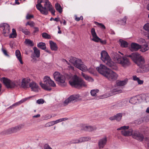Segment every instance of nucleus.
Wrapping results in <instances>:
<instances>
[{"label":"nucleus","instance_id":"nucleus-1","mask_svg":"<svg viewBox=\"0 0 149 149\" xmlns=\"http://www.w3.org/2000/svg\"><path fill=\"white\" fill-rule=\"evenodd\" d=\"M96 70L99 73L109 81H113L117 79L118 74L111 69L107 68L104 65L101 64L99 67L96 68Z\"/></svg>","mask_w":149,"mask_h":149},{"label":"nucleus","instance_id":"nucleus-2","mask_svg":"<svg viewBox=\"0 0 149 149\" xmlns=\"http://www.w3.org/2000/svg\"><path fill=\"white\" fill-rule=\"evenodd\" d=\"M127 56L130 58L140 68H142L144 72H146L149 71V65H144L145 62V59L140 54L136 52L127 55Z\"/></svg>","mask_w":149,"mask_h":149},{"label":"nucleus","instance_id":"nucleus-3","mask_svg":"<svg viewBox=\"0 0 149 149\" xmlns=\"http://www.w3.org/2000/svg\"><path fill=\"white\" fill-rule=\"evenodd\" d=\"M36 6L37 9L43 15H47L48 13L47 7L51 4L49 0H38Z\"/></svg>","mask_w":149,"mask_h":149},{"label":"nucleus","instance_id":"nucleus-4","mask_svg":"<svg viewBox=\"0 0 149 149\" xmlns=\"http://www.w3.org/2000/svg\"><path fill=\"white\" fill-rule=\"evenodd\" d=\"M69 83L72 87L78 89H80L86 86L85 82L76 75L73 76L69 81Z\"/></svg>","mask_w":149,"mask_h":149},{"label":"nucleus","instance_id":"nucleus-5","mask_svg":"<svg viewBox=\"0 0 149 149\" xmlns=\"http://www.w3.org/2000/svg\"><path fill=\"white\" fill-rule=\"evenodd\" d=\"M127 55L125 56H121L120 54L116 53H114L112 56L115 61L124 67H126L130 65V62L127 58Z\"/></svg>","mask_w":149,"mask_h":149},{"label":"nucleus","instance_id":"nucleus-6","mask_svg":"<svg viewBox=\"0 0 149 149\" xmlns=\"http://www.w3.org/2000/svg\"><path fill=\"white\" fill-rule=\"evenodd\" d=\"M43 81L44 83L41 82H40V84L41 87L43 89L47 91H51L52 88L50 86L54 87L56 86V84L54 81H52L48 76H45L43 78Z\"/></svg>","mask_w":149,"mask_h":149},{"label":"nucleus","instance_id":"nucleus-7","mask_svg":"<svg viewBox=\"0 0 149 149\" xmlns=\"http://www.w3.org/2000/svg\"><path fill=\"white\" fill-rule=\"evenodd\" d=\"M30 80H25V79H23L22 81L21 86L23 88H26L30 87L31 90L34 92H38L39 86L35 82L33 81L29 84Z\"/></svg>","mask_w":149,"mask_h":149},{"label":"nucleus","instance_id":"nucleus-8","mask_svg":"<svg viewBox=\"0 0 149 149\" xmlns=\"http://www.w3.org/2000/svg\"><path fill=\"white\" fill-rule=\"evenodd\" d=\"M53 75L55 80L59 85L62 87L66 85L67 83L65 81V79L63 75L57 72H55Z\"/></svg>","mask_w":149,"mask_h":149},{"label":"nucleus","instance_id":"nucleus-9","mask_svg":"<svg viewBox=\"0 0 149 149\" xmlns=\"http://www.w3.org/2000/svg\"><path fill=\"white\" fill-rule=\"evenodd\" d=\"M70 62L72 63L76 68L83 71H86L87 69L86 65L82 64L81 60L75 58H73L72 59L70 60Z\"/></svg>","mask_w":149,"mask_h":149},{"label":"nucleus","instance_id":"nucleus-10","mask_svg":"<svg viewBox=\"0 0 149 149\" xmlns=\"http://www.w3.org/2000/svg\"><path fill=\"white\" fill-rule=\"evenodd\" d=\"M1 80L8 88L13 89L16 87V85L13 81H11L7 78L3 77L1 79Z\"/></svg>","mask_w":149,"mask_h":149},{"label":"nucleus","instance_id":"nucleus-11","mask_svg":"<svg viewBox=\"0 0 149 149\" xmlns=\"http://www.w3.org/2000/svg\"><path fill=\"white\" fill-rule=\"evenodd\" d=\"M24 124H21L17 125L15 127L10 128L5 132V133L7 134H9L12 133H16L22 129L24 127Z\"/></svg>","mask_w":149,"mask_h":149},{"label":"nucleus","instance_id":"nucleus-12","mask_svg":"<svg viewBox=\"0 0 149 149\" xmlns=\"http://www.w3.org/2000/svg\"><path fill=\"white\" fill-rule=\"evenodd\" d=\"M132 136L133 138L140 141H142L144 138L142 133L139 131L136 130H133Z\"/></svg>","mask_w":149,"mask_h":149},{"label":"nucleus","instance_id":"nucleus-13","mask_svg":"<svg viewBox=\"0 0 149 149\" xmlns=\"http://www.w3.org/2000/svg\"><path fill=\"white\" fill-rule=\"evenodd\" d=\"M0 27L3 29V34L5 36H7L10 32V27L8 24L6 23L0 25Z\"/></svg>","mask_w":149,"mask_h":149},{"label":"nucleus","instance_id":"nucleus-14","mask_svg":"<svg viewBox=\"0 0 149 149\" xmlns=\"http://www.w3.org/2000/svg\"><path fill=\"white\" fill-rule=\"evenodd\" d=\"M79 97L80 95H71L65 101L64 104H65V105H67L69 103L72 102L74 101H76L77 99L79 98Z\"/></svg>","mask_w":149,"mask_h":149},{"label":"nucleus","instance_id":"nucleus-15","mask_svg":"<svg viewBox=\"0 0 149 149\" xmlns=\"http://www.w3.org/2000/svg\"><path fill=\"white\" fill-rule=\"evenodd\" d=\"M101 59L104 63L109 59H110V58L108 53L105 51H103L101 52Z\"/></svg>","mask_w":149,"mask_h":149},{"label":"nucleus","instance_id":"nucleus-16","mask_svg":"<svg viewBox=\"0 0 149 149\" xmlns=\"http://www.w3.org/2000/svg\"><path fill=\"white\" fill-rule=\"evenodd\" d=\"M104 63L106 64L109 67L112 69L116 70L118 69L116 65V64L112 61L111 59H109Z\"/></svg>","mask_w":149,"mask_h":149},{"label":"nucleus","instance_id":"nucleus-17","mask_svg":"<svg viewBox=\"0 0 149 149\" xmlns=\"http://www.w3.org/2000/svg\"><path fill=\"white\" fill-rule=\"evenodd\" d=\"M34 53H32L31 56V57L33 59L36 57L39 58L40 56V51L36 47H33Z\"/></svg>","mask_w":149,"mask_h":149},{"label":"nucleus","instance_id":"nucleus-18","mask_svg":"<svg viewBox=\"0 0 149 149\" xmlns=\"http://www.w3.org/2000/svg\"><path fill=\"white\" fill-rule=\"evenodd\" d=\"M107 141L106 137L100 139L98 142V146L99 148H104Z\"/></svg>","mask_w":149,"mask_h":149},{"label":"nucleus","instance_id":"nucleus-19","mask_svg":"<svg viewBox=\"0 0 149 149\" xmlns=\"http://www.w3.org/2000/svg\"><path fill=\"white\" fill-rule=\"evenodd\" d=\"M141 45L135 43H132L131 44L130 50L131 51H137L141 48Z\"/></svg>","mask_w":149,"mask_h":149},{"label":"nucleus","instance_id":"nucleus-20","mask_svg":"<svg viewBox=\"0 0 149 149\" xmlns=\"http://www.w3.org/2000/svg\"><path fill=\"white\" fill-rule=\"evenodd\" d=\"M139 97L142 101H146V102H149V93L141 94L139 95Z\"/></svg>","mask_w":149,"mask_h":149},{"label":"nucleus","instance_id":"nucleus-21","mask_svg":"<svg viewBox=\"0 0 149 149\" xmlns=\"http://www.w3.org/2000/svg\"><path fill=\"white\" fill-rule=\"evenodd\" d=\"M133 130L132 128L129 129L128 130H123L121 131L122 135L125 136H132Z\"/></svg>","mask_w":149,"mask_h":149},{"label":"nucleus","instance_id":"nucleus-22","mask_svg":"<svg viewBox=\"0 0 149 149\" xmlns=\"http://www.w3.org/2000/svg\"><path fill=\"white\" fill-rule=\"evenodd\" d=\"M91 33L93 36V38L92 39V40L94 41H97V40H100V38L97 36L95 32V29L93 28L91 29Z\"/></svg>","mask_w":149,"mask_h":149},{"label":"nucleus","instance_id":"nucleus-23","mask_svg":"<svg viewBox=\"0 0 149 149\" xmlns=\"http://www.w3.org/2000/svg\"><path fill=\"white\" fill-rule=\"evenodd\" d=\"M126 103L125 101H121L118 102L113 105L114 108L116 109H119L125 105Z\"/></svg>","mask_w":149,"mask_h":149},{"label":"nucleus","instance_id":"nucleus-24","mask_svg":"<svg viewBox=\"0 0 149 149\" xmlns=\"http://www.w3.org/2000/svg\"><path fill=\"white\" fill-rule=\"evenodd\" d=\"M139 96H138L136 97L135 96L132 97L130 100V102L132 104H135L136 103L139 102V99L137 98H139Z\"/></svg>","mask_w":149,"mask_h":149},{"label":"nucleus","instance_id":"nucleus-25","mask_svg":"<svg viewBox=\"0 0 149 149\" xmlns=\"http://www.w3.org/2000/svg\"><path fill=\"white\" fill-rule=\"evenodd\" d=\"M49 44L51 49L52 50L56 51L58 49V47L56 43L52 40L49 41Z\"/></svg>","mask_w":149,"mask_h":149},{"label":"nucleus","instance_id":"nucleus-26","mask_svg":"<svg viewBox=\"0 0 149 149\" xmlns=\"http://www.w3.org/2000/svg\"><path fill=\"white\" fill-rule=\"evenodd\" d=\"M15 55L20 63L21 64H23V62L22 59L21 55L19 50L17 49L16 51Z\"/></svg>","mask_w":149,"mask_h":149},{"label":"nucleus","instance_id":"nucleus-27","mask_svg":"<svg viewBox=\"0 0 149 149\" xmlns=\"http://www.w3.org/2000/svg\"><path fill=\"white\" fill-rule=\"evenodd\" d=\"M119 43L122 47H127L128 43L126 41L120 39L119 40Z\"/></svg>","mask_w":149,"mask_h":149},{"label":"nucleus","instance_id":"nucleus-28","mask_svg":"<svg viewBox=\"0 0 149 149\" xmlns=\"http://www.w3.org/2000/svg\"><path fill=\"white\" fill-rule=\"evenodd\" d=\"M81 75L86 80L91 81H94L92 77H89L86 74L82 72L81 73Z\"/></svg>","mask_w":149,"mask_h":149},{"label":"nucleus","instance_id":"nucleus-29","mask_svg":"<svg viewBox=\"0 0 149 149\" xmlns=\"http://www.w3.org/2000/svg\"><path fill=\"white\" fill-rule=\"evenodd\" d=\"M37 47L42 50H45L46 48V44L45 43L40 42L37 45Z\"/></svg>","mask_w":149,"mask_h":149},{"label":"nucleus","instance_id":"nucleus-30","mask_svg":"<svg viewBox=\"0 0 149 149\" xmlns=\"http://www.w3.org/2000/svg\"><path fill=\"white\" fill-rule=\"evenodd\" d=\"M47 9L48 10H48L50 11L51 13L53 15H55V10L54 8V7L52 6L51 4L49 5V6L47 7Z\"/></svg>","mask_w":149,"mask_h":149},{"label":"nucleus","instance_id":"nucleus-31","mask_svg":"<svg viewBox=\"0 0 149 149\" xmlns=\"http://www.w3.org/2000/svg\"><path fill=\"white\" fill-rule=\"evenodd\" d=\"M127 82L126 80L119 81L118 80L116 81V84L118 86H123L126 84Z\"/></svg>","mask_w":149,"mask_h":149},{"label":"nucleus","instance_id":"nucleus-32","mask_svg":"<svg viewBox=\"0 0 149 149\" xmlns=\"http://www.w3.org/2000/svg\"><path fill=\"white\" fill-rule=\"evenodd\" d=\"M91 138L89 137H81L79 139V143L84 142L86 141H88L90 140Z\"/></svg>","mask_w":149,"mask_h":149},{"label":"nucleus","instance_id":"nucleus-33","mask_svg":"<svg viewBox=\"0 0 149 149\" xmlns=\"http://www.w3.org/2000/svg\"><path fill=\"white\" fill-rule=\"evenodd\" d=\"M141 48H140L141 49L140 51L142 52H144L148 50L149 49V48L147 44H145L143 46H141Z\"/></svg>","mask_w":149,"mask_h":149},{"label":"nucleus","instance_id":"nucleus-34","mask_svg":"<svg viewBox=\"0 0 149 149\" xmlns=\"http://www.w3.org/2000/svg\"><path fill=\"white\" fill-rule=\"evenodd\" d=\"M55 8L56 10L60 13H61L62 12V8L59 3H56L55 4Z\"/></svg>","mask_w":149,"mask_h":149},{"label":"nucleus","instance_id":"nucleus-35","mask_svg":"<svg viewBox=\"0 0 149 149\" xmlns=\"http://www.w3.org/2000/svg\"><path fill=\"white\" fill-rule=\"evenodd\" d=\"M123 113H119L116 114V115L114 116H115V120L117 121H120L122 116Z\"/></svg>","mask_w":149,"mask_h":149},{"label":"nucleus","instance_id":"nucleus-36","mask_svg":"<svg viewBox=\"0 0 149 149\" xmlns=\"http://www.w3.org/2000/svg\"><path fill=\"white\" fill-rule=\"evenodd\" d=\"M25 42L26 44L32 47L34 45V44L33 41L30 40L26 39Z\"/></svg>","mask_w":149,"mask_h":149},{"label":"nucleus","instance_id":"nucleus-37","mask_svg":"<svg viewBox=\"0 0 149 149\" xmlns=\"http://www.w3.org/2000/svg\"><path fill=\"white\" fill-rule=\"evenodd\" d=\"M26 100V99L22 100H20V101L17 102L15 103V104H13L12 105L10 106V107H9L10 108H13V107H14L15 106H17L19 105L22 103L23 102H24V101H25Z\"/></svg>","mask_w":149,"mask_h":149},{"label":"nucleus","instance_id":"nucleus-38","mask_svg":"<svg viewBox=\"0 0 149 149\" xmlns=\"http://www.w3.org/2000/svg\"><path fill=\"white\" fill-rule=\"evenodd\" d=\"M20 30L26 35H29L30 34V32L27 29L24 28H20Z\"/></svg>","mask_w":149,"mask_h":149},{"label":"nucleus","instance_id":"nucleus-39","mask_svg":"<svg viewBox=\"0 0 149 149\" xmlns=\"http://www.w3.org/2000/svg\"><path fill=\"white\" fill-rule=\"evenodd\" d=\"M84 128L85 131L89 132L92 131L93 130V127L91 126H86Z\"/></svg>","mask_w":149,"mask_h":149},{"label":"nucleus","instance_id":"nucleus-40","mask_svg":"<svg viewBox=\"0 0 149 149\" xmlns=\"http://www.w3.org/2000/svg\"><path fill=\"white\" fill-rule=\"evenodd\" d=\"M99 90L98 89H94L91 91V93L92 96H96V93L99 92Z\"/></svg>","mask_w":149,"mask_h":149},{"label":"nucleus","instance_id":"nucleus-41","mask_svg":"<svg viewBox=\"0 0 149 149\" xmlns=\"http://www.w3.org/2000/svg\"><path fill=\"white\" fill-rule=\"evenodd\" d=\"M42 37L46 39H50L51 36L50 35L46 33H43L42 34Z\"/></svg>","mask_w":149,"mask_h":149},{"label":"nucleus","instance_id":"nucleus-42","mask_svg":"<svg viewBox=\"0 0 149 149\" xmlns=\"http://www.w3.org/2000/svg\"><path fill=\"white\" fill-rule=\"evenodd\" d=\"M95 24L99 26L101 28L104 29H105L106 27L102 23H99L97 22H95Z\"/></svg>","mask_w":149,"mask_h":149},{"label":"nucleus","instance_id":"nucleus-43","mask_svg":"<svg viewBox=\"0 0 149 149\" xmlns=\"http://www.w3.org/2000/svg\"><path fill=\"white\" fill-rule=\"evenodd\" d=\"M127 19V17L126 16H125L120 22L122 25H124L126 24V20Z\"/></svg>","mask_w":149,"mask_h":149},{"label":"nucleus","instance_id":"nucleus-44","mask_svg":"<svg viewBox=\"0 0 149 149\" xmlns=\"http://www.w3.org/2000/svg\"><path fill=\"white\" fill-rule=\"evenodd\" d=\"M144 29L149 32V23L145 24L143 26Z\"/></svg>","mask_w":149,"mask_h":149},{"label":"nucleus","instance_id":"nucleus-45","mask_svg":"<svg viewBox=\"0 0 149 149\" xmlns=\"http://www.w3.org/2000/svg\"><path fill=\"white\" fill-rule=\"evenodd\" d=\"M70 143L71 144H74L79 143V139H74L71 141Z\"/></svg>","mask_w":149,"mask_h":149},{"label":"nucleus","instance_id":"nucleus-46","mask_svg":"<svg viewBox=\"0 0 149 149\" xmlns=\"http://www.w3.org/2000/svg\"><path fill=\"white\" fill-rule=\"evenodd\" d=\"M54 125L53 121H52L46 123L45 125V127H49Z\"/></svg>","mask_w":149,"mask_h":149},{"label":"nucleus","instance_id":"nucleus-47","mask_svg":"<svg viewBox=\"0 0 149 149\" xmlns=\"http://www.w3.org/2000/svg\"><path fill=\"white\" fill-rule=\"evenodd\" d=\"M15 82V83L16 85V87H17L18 86H19L20 85L21 81L20 79H19L18 80H16V81H13Z\"/></svg>","mask_w":149,"mask_h":149},{"label":"nucleus","instance_id":"nucleus-48","mask_svg":"<svg viewBox=\"0 0 149 149\" xmlns=\"http://www.w3.org/2000/svg\"><path fill=\"white\" fill-rule=\"evenodd\" d=\"M97 41H95L96 42H100L102 44H106V40H102V39H100V40H97Z\"/></svg>","mask_w":149,"mask_h":149},{"label":"nucleus","instance_id":"nucleus-49","mask_svg":"<svg viewBox=\"0 0 149 149\" xmlns=\"http://www.w3.org/2000/svg\"><path fill=\"white\" fill-rule=\"evenodd\" d=\"M17 35V33H12L9 35V38H16Z\"/></svg>","mask_w":149,"mask_h":149},{"label":"nucleus","instance_id":"nucleus-50","mask_svg":"<svg viewBox=\"0 0 149 149\" xmlns=\"http://www.w3.org/2000/svg\"><path fill=\"white\" fill-rule=\"evenodd\" d=\"M38 104H42L44 102V100L42 99L38 100L36 102Z\"/></svg>","mask_w":149,"mask_h":149},{"label":"nucleus","instance_id":"nucleus-51","mask_svg":"<svg viewBox=\"0 0 149 149\" xmlns=\"http://www.w3.org/2000/svg\"><path fill=\"white\" fill-rule=\"evenodd\" d=\"M34 17V16L33 15H30L29 14H27L26 16V19H30L31 18H33Z\"/></svg>","mask_w":149,"mask_h":149},{"label":"nucleus","instance_id":"nucleus-52","mask_svg":"<svg viewBox=\"0 0 149 149\" xmlns=\"http://www.w3.org/2000/svg\"><path fill=\"white\" fill-rule=\"evenodd\" d=\"M2 51L3 52V54L6 56H9V55L8 54V53H7V52L6 51V50L5 49H3V48H2Z\"/></svg>","mask_w":149,"mask_h":149},{"label":"nucleus","instance_id":"nucleus-53","mask_svg":"<svg viewBox=\"0 0 149 149\" xmlns=\"http://www.w3.org/2000/svg\"><path fill=\"white\" fill-rule=\"evenodd\" d=\"M34 30L33 31V33H36L39 31V29L37 27H34Z\"/></svg>","mask_w":149,"mask_h":149},{"label":"nucleus","instance_id":"nucleus-54","mask_svg":"<svg viewBox=\"0 0 149 149\" xmlns=\"http://www.w3.org/2000/svg\"><path fill=\"white\" fill-rule=\"evenodd\" d=\"M35 25V23H34L33 22H29V25L31 27H33Z\"/></svg>","mask_w":149,"mask_h":149},{"label":"nucleus","instance_id":"nucleus-55","mask_svg":"<svg viewBox=\"0 0 149 149\" xmlns=\"http://www.w3.org/2000/svg\"><path fill=\"white\" fill-rule=\"evenodd\" d=\"M52 117V116L50 115H47L45 116L44 118L46 119H47L51 118Z\"/></svg>","mask_w":149,"mask_h":149},{"label":"nucleus","instance_id":"nucleus-56","mask_svg":"<svg viewBox=\"0 0 149 149\" xmlns=\"http://www.w3.org/2000/svg\"><path fill=\"white\" fill-rule=\"evenodd\" d=\"M133 79L134 80L136 81H137L139 79L138 77H137L136 76H133Z\"/></svg>","mask_w":149,"mask_h":149},{"label":"nucleus","instance_id":"nucleus-57","mask_svg":"<svg viewBox=\"0 0 149 149\" xmlns=\"http://www.w3.org/2000/svg\"><path fill=\"white\" fill-rule=\"evenodd\" d=\"M137 82L139 84H143V80H141L139 79L137 81Z\"/></svg>","mask_w":149,"mask_h":149},{"label":"nucleus","instance_id":"nucleus-58","mask_svg":"<svg viewBox=\"0 0 149 149\" xmlns=\"http://www.w3.org/2000/svg\"><path fill=\"white\" fill-rule=\"evenodd\" d=\"M143 121V119L142 118H141L138 120V124H140Z\"/></svg>","mask_w":149,"mask_h":149},{"label":"nucleus","instance_id":"nucleus-59","mask_svg":"<svg viewBox=\"0 0 149 149\" xmlns=\"http://www.w3.org/2000/svg\"><path fill=\"white\" fill-rule=\"evenodd\" d=\"M113 91L114 92H118V93H121L122 92V91L121 90H118L117 89H114Z\"/></svg>","mask_w":149,"mask_h":149},{"label":"nucleus","instance_id":"nucleus-60","mask_svg":"<svg viewBox=\"0 0 149 149\" xmlns=\"http://www.w3.org/2000/svg\"><path fill=\"white\" fill-rule=\"evenodd\" d=\"M123 127V130H125L126 129H128L129 128V126H122Z\"/></svg>","mask_w":149,"mask_h":149},{"label":"nucleus","instance_id":"nucleus-61","mask_svg":"<svg viewBox=\"0 0 149 149\" xmlns=\"http://www.w3.org/2000/svg\"><path fill=\"white\" fill-rule=\"evenodd\" d=\"M109 119L111 120H115V116H113L110 117Z\"/></svg>","mask_w":149,"mask_h":149},{"label":"nucleus","instance_id":"nucleus-62","mask_svg":"<svg viewBox=\"0 0 149 149\" xmlns=\"http://www.w3.org/2000/svg\"><path fill=\"white\" fill-rule=\"evenodd\" d=\"M75 19L77 21H79L80 20V17H77V16H75Z\"/></svg>","mask_w":149,"mask_h":149},{"label":"nucleus","instance_id":"nucleus-63","mask_svg":"<svg viewBox=\"0 0 149 149\" xmlns=\"http://www.w3.org/2000/svg\"><path fill=\"white\" fill-rule=\"evenodd\" d=\"M40 116V115L39 114H38L36 115H35L33 116V118H38Z\"/></svg>","mask_w":149,"mask_h":149},{"label":"nucleus","instance_id":"nucleus-64","mask_svg":"<svg viewBox=\"0 0 149 149\" xmlns=\"http://www.w3.org/2000/svg\"><path fill=\"white\" fill-rule=\"evenodd\" d=\"M145 139L146 141L149 142V137H146L145 138Z\"/></svg>","mask_w":149,"mask_h":149}]
</instances>
